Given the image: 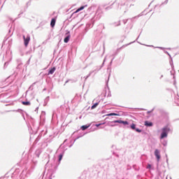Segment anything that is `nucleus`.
Listing matches in <instances>:
<instances>
[{"label": "nucleus", "instance_id": "13", "mask_svg": "<svg viewBox=\"0 0 179 179\" xmlns=\"http://www.w3.org/2000/svg\"><path fill=\"white\" fill-rule=\"evenodd\" d=\"M107 115L110 117V115H119L117 113H108Z\"/></svg>", "mask_w": 179, "mask_h": 179}, {"label": "nucleus", "instance_id": "1", "mask_svg": "<svg viewBox=\"0 0 179 179\" xmlns=\"http://www.w3.org/2000/svg\"><path fill=\"white\" fill-rule=\"evenodd\" d=\"M170 131V128L169 127L166 126V127H164V128H162V133L161 134V139L165 138L166 137L168 136V134Z\"/></svg>", "mask_w": 179, "mask_h": 179}, {"label": "nucleus", "instance_id": "4", "mask_svg": "<svg viewBox=\"0 0 179 179\" xmlns=\"http://www.w3.org/2000/svg\"><path fill=\"white\" fill-rule=\"evenodd\" d=\"M145 125L147 126L148 127H152V126H153V124L152 122H148V120H146L145 122Z\"/></svg>", "mask_w": 179, "mask_h": 179}, {"label": "nucleus", "instance_id": "15", "mask_svg": "<svg viewBox=\"0 0 179 179\" xmlns=\"http://www.w3.org/2000/svg\"><path fill=\"white\" fill-rule=\"evenodd\" d=\"M131 129H136V124H132L131 125Z\"/></svg>", "mask_w": 179, "mask_h": 179}, {"label": "nucleus", "instance_id": "6", "mask_svg": "<svg viewBox=\"0 0 179 179\" xmlns=\"http://www.w3.org/2000/svg\"><path fill=\"white\" fill-rule=\"evenodd\" d=\"M55 69H56L55 67H52V69H50L48 72V75H52V73H55Z\"/></svg>", "mask_w": 179, "mask_h": 179}, {"label": "nucleus", "instance_id": "9", "mask_svg": "<svg viewBox=\"0 0 179 179\" xmlns=\"http://www.w3.org/2000/svg\"><path fill=\"white\" fill-rule=\"evenodd\" d=\"M69 40H70V36H69L65 37L64 43H68Z\"/></svg>", "mask_w": 179, "mask_h": 179}, {"label": "nucleus", "instance_id": "10", "mask_svg": "<svg viewBox=\"0 0 179 179\" xmlns=\"http://www.w3.org/2000/svg\"><path fill=\"white\" fill-rule=\"evenodd\" d=\"M98 106H99V103H95L92 105V106L91 107L92 110H94V108H97Z\"/></svg>", "mask_w": 179, "mask_h": 179}, {"label": "nucleus", "instance_id": "14", "mask_svg": "<svg viewBox=\"0 0 179 179\" xmlns=\"http://www.w3.org/2000/svg\"><path fill=\"white\" fill-rule=\"evenodd\" d=\"M63 159V155H59V162H60L61 160Z\"/></svg>", "mask_w": 179, "mask_h": 179}, {"label": "nucleus", "instance_id": "3", "mask_svg": "<svg viewBox=\"0 0 179 179\" xmlns=\"http://www.w3.org/2000/svg\"><path fill=\"white\" fill-rule=\"evenodd\" d=\"M155 155L157 157V162H159L160 159H161V155H160L159 150H155Z\"/></svg>", "mask_w": 179, "mask_h": 179}, {"label": "nucleus", "instance_id": "2", "mask_svg": "<svg viewBox=\"0 0 179 179\" xmlns=\"http://www.w3.org/2000/svg\"><path fill=\"white\" fill-rule=\"evenodd\" d=\"M23 39H24V44L25 45V47H27L31 39L30 35H27V37L25 36V35H23Z\"/></svg>", "mask_w": 179, "mask_h": 179}, {"label": "nucleus", "instance_id": "7", "mask_svg": "<svg viewBox=\"0 0 179 179\" xmlns=\"http://www.w3.org/2000/svg\"><path fill=\"white\" fill-rule=\"evenodd\" d=\"M22 103L24 106H31V102L30 101H22Z\"/></svg>", "mask_w": 179, "mask_h": 179}, {"label": "nucleus", "instance_id": "5", "mask_svg": "<svg viewBox=\"0 0 179 179\" xmlns=\"http://www.w3.org/2000/svg\"><path fill=\"white\" fill-rule=\"evenodd\" d=\"M55 23H56V19L55 18H52L51 20V23H50L51 27H52V28L55 27Z\"/></svg>", "mask_w": 179, "mask_h": 179}, {"label": "nucleus", "instance_id": "19", "mask_svg": "<svg viewBox=\"0 0 179 179\" xmlns=\"http://www.w3.org/2000/svg\"><path fill=\"white\" fill-rule=\"evenodd\" d=\"M101 124H96V127H99V126H100Z\"/></svg>", "mask_w": 179, "mask_h": 179}, {"label": "nucleus", "instance_id": "11", "mask_svg": "<svg viewBox=\"0 0 179 179\" xmlns=\"http://www.w3.org/2000/svg\"><path fill=\"white\" fill-rule=\"evenodd\" d=\"M114 123L123 124V120H114Z\"/></svg>", "mask_w": 179, "mask_h": 179}, {"label": "nucleus", "instance_id": "12", "mask_svg": "<svg viewBox=\"0 0 179 179\" xmlns=\"http://www.w3.org/2000/svg\"><path fill=\"white\" fill-rule=\"evenodd\" d=\"M122 124L124 125H128L129 122L127 120H122Z\"/></svg>", "mask_w": 179, "mask_h": 179}, {"label": "nucleus", "instance_id": "17", "mask_svg": "<svg viewBox=\"0 0 179 179\" xmlns=\"http://www.w3.org/2000/svg\"><path fill=\"white\" fill-rule=\"evenodd\" d=\"M136 131L138 133L142 132V130H141L140 129H136Z\"/></svg>", "mask_w": 179, "mask_h": 179}, {"label": "nucleus", "instance_id": "8", "mask_svg": "<svg viewBox=\"0 0 179 179\" xmlns=\"http://www.w3.org/2000/svg\"><path fill=\"white\" fill-rule=\"evenodd\" d=\"M83 9H85V6H81L80 8H78V10H76L75 13H78L80 12V10H82Z\"/></svg>", "mask_w": 179, "mask_h": 179}, {"label": "nucleus", "instance_id": "18", "mask_svg": "<svg viewBox=\"0 0 179 179\" xmlns=\"http://www.w3.org/2000/svg\"><path fill=\"white\" fill-rule=\"evenodd\" d=\"M151 167H152V166L150 165V164H148V165L147 166V168L150 169Z\"/></svg>", "mask_w": 179, "mask_h": 179}, {"label": "nucleus", "instance_id": "16", "mask_svg": "<svg viewBox=\"0 0 179 179\" xmlns=\"http://www.w3.org/2000/svg\"><path fill=\"white\" fill-rule=\"evenodd\" d=\"M87 128H88V126H83V127H81V129H82L83 130H86V129H87Z\"/></svg>", "mask_w": 179, "mask_h": 179}]
</instances>
